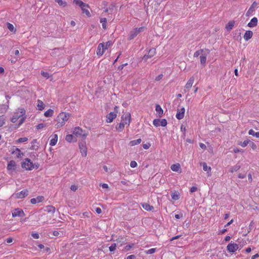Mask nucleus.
I'll return each mask as SVG.
<instances>
[{
    "instance_id": "f257e3e1",
    "label": "nucleus",
    "mask_w": 259,
    "mask_h": 259,
    "mask_svg": "<svg viewBox=\"0 0 259 259\" xmlns=\"http://www.w3.org/2000/svg\"><path fill=\"white\" fill-rule=\"evenodd\" d=\"M70 116V115L69 113L66 112H61L59 113L56 119L57 121V123L55 125L56 127L58 128L63 126L65 122L68 120Z\"/></svg>"
},
{
    "instance_id": "f03ea898",
    "label": "nucleus",
    "mask_w": 259,
    "mask_h": 259,
    "mask_svg": "<svg viewBox=\"0 0 259 259\" xmlns=\"http://www.w3.org/2000/svg\"><path fill=\"white\" fill-rule=\"evenodd\" d=\"M21 166L28 170H31L34 168V164L29 158L25 159V160L21 163Z\"/></svg>"
},
{
    "instance_id": "7ed1b4c3",
    "label": "nucleus",
    "mask_w": 259,
    "mask_h": 259,
    "mask_svg": "<svg viewBox=\"0 0 259 259\" xmlns=\"http://www.w3.org/2000/svg\"><path fill=\"white\" fill-rule=\"evenodd\" d=\"M145 29V27H144L135 28L133 30L130 32L128 39L129 40L133 39L138 34L143 32Z\"/></svg>"
},
{
    "instance_id": "20e7f679",
    "label": "nucleus",
    "mask_w": 259,
    "mask_h": 259,
    "mask_svg": "<svg viewBox=\"0 0 259 259\" xmlns=\"http://www.w3.org/2000/svg\"><path fill=\"white\" fill-rule=\"evenodd\" d=\"M121 122L129 126L131 120V116L130 112H126L123 114L121 116Z\"/></svg>"
},
{
    "instance_id": "39448f33",
    "label": "nucleus",
    "mask_w": 259,
    "mask_h": 259,
    "mask_svg": "<svg viewBox=\"0 0 259 259\" xmlns=\"http://www.w3.org/2000/svg\"><path fill=\"white\" fill-rule=\"evenodd\" d=\"M117 106L114 107V112H111L107 115V122L111 123L116 117L117 113Z\"/></svg>"
},
{
    "instance_id": "423d86ee",
    "label": "nucleus",
    "mask_w": 259,
    "mask_h": 259,
    "mask_svg": "<svg viewBox=\"0 0 259 259\" xmlns=\"http://www.w3.org/2000/svg\"><path fill=\"white\" fill-rule=\"evenodd\" d=\"M227 249L229 252L234 253L239 249V245L236 243L231 242L227 245Z\"/></svg>"
},
{
    "instance_id": "0eeeda50",
    "label": "nucleus",
    "mask_w": 259,
    "mask_h": 259,
    "mask_svg": "<svg viewBox=\"0 0 259 259\" xmlns=\"http://www.w3.org/2000/svg\"><path fill=\"white\" fill-rule=\"evenodd\" d=\"M79 148L81 155L85 157L87 155V148L86 147L85 143L84 142H79Z\"/></svg>"
},
{
    "instance_id": "6e6552de",
    "label": "nucleus",
    "mask_w": 259,
    "mask_h": 259,
    "mask_svg": "<svg viewBox=\"0 0 259 259\" xmlns=\"http://www.w3.org/2000/svg\"><path fill=\"white\" fill-rule=\"evenodd\" d=\"M12 216L13 217H23L25 216V213L23 210L20 208H16L12 211Z\"/></svg>"
},
{
    "instance_id": "1a4fd4ad",
    "label": "nucleus",
    "mask_w": 259,
    "mask_h": 259,
    "mask_svg": "<svg viewBox=\"0 0 259 259\" xmlns=\"http://www.w3.org/2000/svg\"><path fill=\"white\" fill-rule=\"evenodd\" d=\"M156 53V50L155 48H152L150 49L148 51V54H145V55L142 58V60L145 61H147L148 58H151L153 57Z\"/></svg>"
},
{
    "instance_id": "9d476101",
    "label": "nucleus",
    "mask_w": 259,
    "mask_h": 259,
    "mask_svg": "<svg viewBox=\"0 0 259 259\" xmlns=\"http://www.w3.org/2000/svg\"><path fill=\"white\" fill-rule=\"evenodd\" d=\"M14 195L16 198L22 199L25 198L28 195V191L27 189H24L21 192L15 194Z\"/></svg>"
},
{
    "instance_id": "9b49d317",
    "label": "nucleus",
    "mask_w": 259,
    "mask_h": 259,
    "mask_svg": "<svg viewBox=\"0 0 259 259\" xmlns=\"http://www.w3.org/2000/svg\"><path fill=\"white\" fill-rule=\"evenodd\" d=\"M210 53V50L208 49H205V52L200 56V63L202 65H204L206 62V56Z\"/></svg>"
},
{
    "instance_id": "f8f14e48",
    "label": "nucleus",
    "mask_w": 259,
    "mask_h": 259,
    "mask_svg": "<svg viewBox=\"0 0 259 259\" xmlns=\"http://www.w3.org/2000/svg\"><path fill=\"white\" fill-rule=\"evenodd\" d=\"M185 109L184 107H182L180 109H177L176 114V117L178 119H182L183 118L185 114Z\"/></svg>"
},
{
    "instance_id": "ddd939ff",
    "label": "nucleus",
    "mask_w": 259,
    "mask_h": 259,
    "mask_svg": "<svg viewBox=\"0 0 259 259\" xmlns=\"http://www.w3.org/2000/svg\"><path fill=\"white\" fill-rule=\"evenodd\" d=\"M73 134L76 136H82V137H86L87 135L79 127H76L73 131Z\"/></svg>"
},
{
    "instance_id": "4468645a",
    "label": "nucleus",
    "mask_w": 259,
    "mask_h": 259,
    "mask_svg": "<svg viewBox=\"0 0 259 259\" xmlns=\"http://www.w3.org/2000/svg\"><path fill=\"white\" fill-rule=\"evenodd\" d=\"M104 44L100 43L99 44L97 50V54L98 56H102L104 52Z\"/></svg>"
},
{
    "instance_id": "2eb2a0df",
    "label": "nucleus",
    "mask_w": 259,
    "mask_h": 259,
    "mask_svg": "<svg viewBox=\"0 0 259 259\" xmlns=\"http://www.w3.org/2000/svg\"><path fill=\"white\" fill-rule=\"evenodd\" d=\"M194 81V78L193 76L190 78L185 85V91L188 92L189 91L193 84Z\"/></svg>"
},
{
    "instance_id": "dca6fc26",
    "label": "nucleus",
    "mask_w": 259,
    "mask_h": 259,
    "mask_svg": "<svg viewBox=\"0 0 259 259\" xmlns=\"http://www.w3.org/2000/svg\"><path fill=\"white\" fill-rule=\"evenodd\" d=\"M45 199V198L42 196H38L36 198H33L31 199L30 202L32 204H36L38 202H42Z\"/></svg>"
},
{
    "instance_id": "f3484780",
    "label": "nucleus",
    "mask_w": 259,
    "mask_h": 259,
    "mask_svg": "<svg viewBox=\"0 0 259 259\" xmlns=\"http://www.w3.org/2000/svg\"><path fill=\"white\" fill-rule=\"evenodd\" d=\"M258 20L257 18L253 17L250 20V21L248 23L247 26L249 27H254L257 25Z\"/></svg>"
},
{
    "instance_id": "a211bd4d",
    "label": "nucleus",
    "mask_w": 259,
    "mask_h": 259,
    "mask_svg": "<svg viewBox=\"0 0 259 259\" xmlns=\"http://www.w3.org/2000/svg\"><path fill=\"white\" fill-rule=\"evenodd\" d=\"M252 32L251 30H247L245 32L243 37L246 41H247L252 37Z\"/></svg>"
},
{
    "instance_id": "6ab92c4d",
    "label": "nucleus",
    "mask_w": 259,
    "mask_h": 259,
    "mask_svg": "<svg viewBox=\"0 0 259 259\" xmlns=\"http://www.w3.org/2000/svg\"><path fill=\"white\" fill-rule=\"evenodd\" d=\"M15 153L16 154V157L17 158H21L23 155V153H22L20 150L18 148H16L15 149L13 148L12 154H14Z\"/></svg>"
},
{
    "instance_id": "aec40b11",
    "label": "nucleus",
    "mask_w": 259,
    "mask_h": 259,
    "mask_svg": "<svg viewBox=\"0 0 259 259\" xmlns=\"http://www.w3.org/2000/svg\"><path fill=\"white\" fill-rule=\"evenodd\" d=\"M16 168V163L14 160H11L8 164L7 169L8 170H14Z\"/></svg>"
},
{
    "instance_id": "412c9836",
    "label": "nucleus",
    "mask_w": 259,
    "mask_h": 259,
    "mask_svg": "<svg viewBox=\"0 0 259 259\" xmlns=\"http://www.w3.org/2000/svg\"><path fill=\"white\" fill-rule=\"evenodd\" d=\"M73 3L79 6L81 8H83V7H88V4L84 3L80 0H73Z\"/></svg>"
},
{
    "instance_id": "4be33fe9",
    "label": "nucleus",
    "mask_w": 259,
    "mask_h": 259,
    "mask_svg": "<svg viewBox=\"0 0 259 259\" xmlns=\"http://www.w3.org/2000/svg\"><path fill=\"white\" fill-rule=\"evenodd\" d=\"M125 125L126 124L121 122L115 126V129L118 132H121L124 129Z\"/></svg>"
},
{
    "instance_id": "5701e85b",
    "label": "nucleus",
    "mask_w": 259,
    "mask_h": 259,
    "mask_svg": "<svg viewBox=\"0 0 259 259\" xmlns=\"http://www.w3.org/2000/svg\"><path fill=\"white\" fill-rule=\"evenodd\" d=\"M171 169L174 171H179L181 169V166L179 163L174 164L170 167Z\"/></svg>"
},
{
    "instance_id": "b1692460",
    "label": "nucleus",
    "mask_w": 259,
    "mask_h": 259,
    "mask_svg": "<svg viewBox=\"0 0 259 259\" xmlns=\"http://www.w3.org/2000/svg\"><path fill=\"white\" fill-rule=\"evenodd\" d=\"M58 141V136L56 134L54 135V137L51 140L50 145L51 146H55Z\"/></svg>"
},
{
    "instance_id": "393cba45",
    "label": "nucleus",
    "mask_w": 259,
    "mask_h": 259,
    "mask_svg": "<svg viewBox=\"0 0 259 259\" xmlns=\"http://www.w3.org/2000/svg\"><path fill=\"white\" fill-rule=\"evenodd\" d=\"M141 141H142V140L141 139H138L137 140H133V141H130L129 145L131 146H135V145L140 144Z\"/></svg>"
},
{
    "instance_id": "a878e982",
    "label": "nucleus",
    "mask_w": 259,
    "mask_h": 259,
    "mask_svg": "<svg viewBox=\"0 0 259 259\" xmlns=\"http://www.w3.org/2000/svg\"><path fill=\"white\" fill-rule=\"evenodd\" d=\"M142 206L143 208L148 211L151 210L152 209H153V207L152 206H151L149 204L146 203H142Z\"/></svg>"
},
{
    "instance_id": "bb28decb",
    "label": "nucleus",
    "mask_w": 259,
    "mask_h": 259,
    "mask_svg": "<svg viewBox=\"0 0 259 259\" xmlns=\"http://www.w3.org/2000/svg\"><path fill=\"white\" fill-rule=\"evenodd\" d=\"M37 108L39 110H42L45 108V104L42 101L40 100H37Z\"/></svg>"
},
{
    "instance_id": "cd10ccee",
    "label": "nucleus",
    "mask_w": 259,
    "mask_h": 259,
    "mask_svg": "<svg viewBox=\"0 0 259 259\" xmlns=\"http://www.w3.org/2000/svg\"><path fill=\"white\" fill-rule=\"evenodd\" d=\"M45 210L48 212L54 213L55 212V208L52 205H48L46 207Z\"/></svg>"
},
{
    "instance_id": "c85d7f7f",
    "label": "nucleus",
    "mask_w": 259,
    "mask_h": 259,
    "mask_svg": "<svg viewBox=\"0 0 259 259\" xmlns=\"http://www.w3.org/2000/svg\"><path fill=\"white\" fill-rule=\"evenodd\" d=\"M241 166L239 164H236L234 166L232 167L230 169V171L232 173H233L235 171H238L240 168Z\"/></svg>"
},
{
    "instance_id": "c756f323",
    "label": "nucleus",
    "mask_w": 259,
    "mask_h": 259,
    "mask_svg": "<svg viewBox=\"0 0 259 259\" xmlns=\"http://www.w3.org/2000/svg\"><path fill=\"white\" fill-rule=\"evenodd\" d=\"M153 124L156 127L162 125V120L159 119H155L153 120Z\"/></svg>"
},
{
    "instance_id": "7c9ffc66",
    "label": "nucleus",
    "mask_w": 259,
    "mask_h": 259,
    "mask_svg": "<svg viewBox=\"0 0 259 259\" xmlns=\"http://www.w3.org/2000/svg\"><path fill=\"white\" fill-rule=\"evenodd\" d=\"M248 134L250 135H252L256 138H259V132H255L252 129H251L249 131Z\"/></svg>"
},
{
    "instance_id": "2f4dec72",
    "label": "nucleus",
    "mask_w": 259,
    "mask_h": 259,
    "mask_svg": "<svg viewBox=\"0 0 259 259\" xmlns=\"http://www.w3.org/2000/svg\"><path fill=\"white\" fill-rule=\"evenodd\" d=\"M234 23H235V22L232 21L229 22V23L226 26V28L227 29V30H231L234 25Z\"/></svg>"
},
{
    "instance_id": "473e14b6",
    "label": "nucleus",
    "mask_w": 259,
    "mask_h": 259,
    "mask_svg": "<svg viewBox=\"0 0 259 259\" xmlns=\"http://www.w3.org/2000/svg\"><path fill=\"white\" fill-rule=\"evenodd\" d=\"M54 111L52 109H49L46 111L44 115L46 117H52L53 115Z\"/></svg>"
},
{
    "instance_id": "72a5a7b5",
    "label": "nucleus",
    "mask_w": 259,
    "mask_h": 259,
    "mask_svg": "<svg viewBox=\"0 0 259 259\" xmlns=\"http://www.w3.org/2000/svg\"><path fill=\"white\" fill-rule=\"evenodd\" d=\"M89 8V6H88V7H83V8H81V10H82V12L83 13H85V15L88 17H91V14H90L89 11L87 9V8Z\"/></svg>"
},
{
    "instance_id": "f704fd0d",
    "label": "nucleus",
    "mask_w": 259,
    "mask_h": 259,
    "mask_svg": "<svg viewBox=\"0 0 259 259\" xmlns=\"http://www.w3.org/2000/svg\"><path fill=\"white\" fill-rule=\"evenodd\" d=\"M100 22L102 23L103 28L104 29H106L107 19L106 18H101Z\"/></svg>"
},
{
    "instance_id": "c9c22d12",
    "label": "nucleus",
    "mask_w": 259,
    "mask_h": 259,
    "mask_svg": "<svg viewBox=\"0 0 259 259\" xmlns=\"http://www.w3.org/2000/svg\"><path fill=\"white\" fill-rule=\"evenodd\" d=\"M205 52V49H200L195 52L194 54V57H198L200 54H202Z\"/></svg>"
},
{
    "instance_id": "e433bc0d",
    "label": "nucleus",
    "mask_w": 259,
    "mask_h": 259,
    "mask_svg": "<svg viewBox=\"0 0 259 259\" xmlns=\"http://www.w3.org/2000/svg\"><path fill=\"white\" fill-rule=\"evenodd\" d=\"M59 6H62L63 7H65L67 6V4L65 1H63L62 0H55Z\"/></svg>"
},
{
    "instance_id": "4c0bfd02",
    "label": "nucleus",
    "mask_w": 259,
    "mask_h": 259,
    "mask_svg": "<svg viewBox=\"0 0 259 259\" xmlns=\"http://www.w3.org/2000/svg\"><path fill=\"white\" fill-rule=\"evenodd\" d=\"M37 142H36V139H34L32 140V141L31 142V147L30 148V149L31 150H36L37 149L38 146L37 145H35V144Z\"/></svg>"
},
{
    "instance_id": "58836bf2",
    "label": "nucleus",
    "mask_w": 259,
    "mask_h": 259,
    "mask_svg": "<svg viewBox=\"0 0 259 259\" xmlns=\"http://www.w3.org/2000/svg\"><path fill=\"white\" fill-rule=\"evenodd\" d=\"M202 165L203 166V169L204 171H209L211 170V168L210 166H208L207 164L205 162H203L202 163Z\"/></svg>"
},
{
    "instance_id": "ea45409f",
    "label": "nucleus",
    "mask_w": 259,
    "mask_h": 259,
    "mask_svg": "<svg viewBox=\"0 0 259 259\" xmlns=\"http://www.w3.org/2000/svg\"><path fill=\"white\" fill-rule=\"evenodd\" d=\"M21 116L20 115H14L12 118H11V121L13 122V123H15L16 122L18 119Z\"/></svg>"
},
{
    "instance_id": "a19ab883",
    "label": "nucleus",
    "mask_w": 259,
    "mask_h": 259,
    "mask_svg": "<svg viewBox=\"0 0 259 259\" xmlns=\"http://www.w3.org/2000/svg\"><path fill=\"white\" fill-rule=\"evenodd\" d=\"M171 197L173 200H177L179 199V195L177 193H174L171 194Z\"/></svg>"
},
{
    "instance_id": "79ce46f5",
    "label": "nucleus",
    "mask_w": 259,
    "mask_h": 259,
    "mask_svg": "<svg viewBox=\"0 0 259 259\" xmlns=\"http://www.w3.org/2000/svg\"><path fill=\"white\" fill-rule=\"evenodd\" d=\"M73 136L72 135H68L66 137V140L69 142H71L73 141Z\"/></svg>"
},
{
    "instance_id": "37998d69",
    "label": "nucleus",
    "mask_w": 259,
    "mask_h": 259,
    "mask_svg": "<svg viewBox=\"0 0 259 259\" xmlns=\"http://www.w3.org/2000/svg\"><path fill=\"white\" fill-rule=\"evenodd\" d=\"M5 118L4 115L0 116V127L5 124Z\"/></svg>"
},
{
    "instance_id": "c03bdc74",
    "label": "nucleus",
    "mask_w": 259,
    "mask_h": 259,
    "mask_svg": "<svg viewBox=\"0 0 259 259\" xmlns=\"http://www.w3.org/2000/svg\"><path fill=\"white\" fill-rule=\"evenodd\" d=\"M27 140H28V138L26 137L20 138L17 140V142L18 143H23V142H26Z\"/></svg>"
},
{
    "instance_id": "a18cd8bd",
    "label": "nucleus",
    "mask_w": 259,
    "mask_h": 259,
    "mask_svg": "<svg viewBox=\"0 0 259 259\" xmlns=\"http://www.w3.org/2000/svg\"><path fill=\"white\" fill-rule=\"evenodd\" d=\"M116 244L113 243L109 247V250L112 252L114 251L116 249Z\"/></svg>"
},
{
    "instance_id": "49530a36",
    "label": "nucleus",
    "mask_w": 259,
    "mask_h": 259,
    "mask_svg": "<svg viewBox=\"0 0 259 259\" xmlns=\"http://www.w3.org/2000/svg\"><path fill=\"white\" fill-rule=\"evenodd\" d=\"M155 250H156V248H151L150 249L146 250L145 252L147 254H152L155 252Z\"/></svg>"
},
{
    "instance_id": "de8ad7c7",
    "label": "nucleus",
    "mask_w": 259,
    "mask_h": 259,
    "mask_svg": "<svg viewBox=\"0 0 259 259\" xmlns=\"http://www.w3.org/2000/svg\"><path fill=\"white\" fill-rule=\"evenodd\" d=\"M46 126V124H45L44 123H39L38 124H37L36 126V128L37 129L39 130V129H41Z\"/></svg>"
},
{
    "instance_id": "09e8293b",
    "label": "nucleus",
    "mask_w": 259,
    "mask_h": 259,
    "mask_svg": "<svg viewBox=\"0 0 259 259\" xmlns=\"http://www.w3.org/2000/svg\"><path fill=\"white\" fill-rule=\"evenodd\" d=\"M41 74L45 77L48 78L50 77L49 73L47 72L41 71Z\"/></svg>"
},
{
    "instance_id": "8fccbe9b",
    "label": "nucleus",
    "mask_w": 259,
    "mask_h": 259,
    "mask_svg": "<svg viewBox=\"0 0 259 259\" xmlns=\"http://www.w3.org/2000/svg\"><path fill=\"white\" fill-rule=\"evenodd\" d=\"M7 27L11 31H12L14 29V26L10 23H7Z\"/></svg>"
},
{
    "instance_id": "3c124183",
    "label": "nucleus",
    "mask_w": 259,
    "mask_h": 259,
    "mask_svg": "<svg viewBox=\"0 0 259 259\" xmlns=\"http://www.w3.org/2000/svg\"><path fill=\"white\" fill-rule=\"evenodd\" d=\"M249 141L248 140H245L241 144V146L242 147H246L248 144L249 143Z\"/></svg>"
},
{
    "instance_id": "603ef678",
    "label": "nucleus",
    "mask_w": 259,
    "mask_h": 259,
    "mask_svg": "<svg viewBox=\"0 0 259 259\" xmlns=\"http://www.w3.org/2000/svg\"><path fill=\"white\" fill-rule=\"evenodd\" d=\"M25 117H22L19 121V123L17 125V127L20 126L25 121Z\"/></svg>"
},
{
    "instance_id": "864d4df0",
    "label": "nucleus",
    "mask_w": 259,
    "mask_h": 259,
    "mask_svg": "<svg viewBox=\"0 0 259 259\" xmlns=\"http://www.w3.org/2000/svg\"><path fill=\"white\" fill-rule=\"evenodd\" d=\"M253 11V9L252 8V7H250L246 12V16H249L252 13Z\"/></svg>"
},
{
    "instance_id": "5fc2aeb1",
    "label": "nucleus",
    "mask_w": 259,
    "mask_h": 259,
    "mask_svg": "<svg viewBox=\"0 0 259 259\" xmlns=\"http://www.w3.org/2000/svg\"><path fill=\"white\" fill-rule=\"evenodd\" d=\"M111 41H108L106 42V45H105V46H104V49L105 50L106 49H107L111 45Z\"/></svg>"
},
{
    "instance_id": "6e6d98bb",
    "label": "nucleus",
    "mask_w": 259,
    "mask_h": 259,
    "mask_svg": "<svg viewBox=\"0 0 259 259\" xmlns=\"http://www.w3.org/2000/svg\"><path fill=\"white\" fill-rule=\"evenodd\" d=\"M131 167L134 168L137 166V163L135 161H132L130 163Z\"/></svg>"
},
{
    "instance_id": "4d7b16f0",
    "label": "nucleus",
    "mask_w": 259,
    "mask_h": 259,
    "mask_svg": "<svg viewBox=\"0 0 259 259\" xmlns=\"http://www.w3.org/2000/svg\"><path fill=\"white\" fill-rule=\"evenodd\" d=\"M155 110L157 112H160L161 111H162V108L161 107V106L158 105V104H157L156 105V108H155ZM160 114V113H159V114Z\"/></svg>"
},
{
    "instance_id": "13d9d810",
    "label": "nucleus",
    "mask_w": 259,
    "mask_h": 259,
    "mask_svg": "<svg viewBox=\"0 0 259 259\" xmlns=\"http://www.w3.org/2000/svg\"><path fill=\"white\" fill-rule=\"evenodd\" d=\"M31 235L34 239H38L39 237V234L37 233H33Z\"/></svg>"
},
{
    "instance_id": "bf43d9fd",
    "label": "nucleus",
    "mask_w": 259,
    "mask_h": 259,
    "mask_svg": "<svg viewBox=\"0 0 259 259\" xmlns=\"http://www.w3.org/2000/svg\"><path fill=\"white\" fill-rule=\"evenodd\" d=\"M134 246V244H129V245H126L125 247V249L126 250H129L131 248H132Z\"/></svg>"
},
{
    "instance_id": "052dcab7",
    "label": "nucleus",
    "mask_w": 259,
    "mask_h": 259,
    "mask_svg": "<svg viewBox=\"0 0 259 259\" xmlns=\"http://www.w3.org/2000/svg\"><path fill=\"white\" fill-rule=\"evenodd\" d=\"M198 188L195 186H193L190 189V192L193 193L197 190Z\"/></svg>"
},
{
    "instance_id": "680f3d73",
    "label": "nucleus",
    "mask_w": 259,
    "mask_h": 259,
    "mask_svg": "<svg viewBox=\"0 0 259 259\" xmlns=\"http://www.w3.org/2000/svg\"><path fill=\"white\" fill-rule=\"evenodd\" d=\"M181 131L183 133L184 135L185 134L186 127L183 124H182L181 126Z\"/></svg>"
},
{
    "instance_id": "e2e57ef3",
    "label": "nucleus",
    "mask_w": 259,
    "mask_h": 259,
    "mask_svg": "<svg viewBox=\"0 0 259 259\" xmlns=\"http://www.w3.org/2000/svg\"><path fill=\"white\" fill-rule=\"evenodd\" d=\"M150 146V144L149 143H148V144H144L143 145V147L144 148V149H148L149 148Z\"/></svg>"
},
{
    "instance_id": "0e129e2a",
    "label": "nucleus",
    "mask_w": 259,
    "mask_h": 259,
    "mask_svg": "<svg viewBox=\"0 0 259 259\" xmlns=\"http://www.w3.org/2000/svg\"><path fill=\"white\" fill-rule=\"evenodd\" d=\"M70 189L73 191H76L77 189V186L76 185H71L70 187Z\"/></svg>"
},
{
    "instance_id": "69168bd1",
    "label": "nucleus",
    "mask_w": 259,
    "mask_h": 259,
    "mask_svg": "<svg viewBox=\"0 0 259 259\" xmlns=\"http://www.w3.org/2000/svg\"><path fill=\"white\" fill-rule=\"evenodd\" d=\"M175 217L177 219H180L183 217V214L182 213L176 214H175Z\"/></svg>"
},
{
    "instance_id": "338daca9",
    "label": "nucleus",
    "mask_w": 259,
    "mask_h": 259,
    "mask_svg": "<svg viewBox=\"0 0 259 259\" xmlns=\"http://www.w3.org/2000/svg\"><path fill=\"white\" fill-rule=\"evenodd\" d=\"M238 177L240 179H244L246 177L245 174H239Z\"/></svg>"
},
{
    "instance_id": "774afa93",
    "label": "nucleus",
    "mask_w": 259,
    "mask_h": 259,
    "mask_svg": "<svg viewBox=\"0 0 259 259\" xmlns=\"http://www.w3.org/2000/svg\"><path fill=\"white\" fill-rule=\"evenodd\" d=\"M136 256L135 255H128L126 259H135Z\"/></svg>"
}]
</instances>
